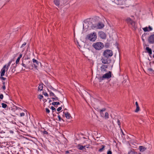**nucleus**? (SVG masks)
<instances>
[{
  "label": "nucleus",
  "instance_id": "9b49d317",
  "mask_svg": "<svg viewBox=\"0 0 154 154\" xmlns=\"http://www.w3.org/2000/svg\"><path fill=\"white\" fill-rule=\"evenodd\" d=\"M32 62L34 63V67L35 68H37L39 64V62L35 59H32Z\"/></svg>",
  "mask_w": 154,
  "mask_h": 154
},
{
  "label": "nucleus",
  "instance_id": "09e8293b",
  "mask_svg": "<svg viewBox=\"0 0 154 154\" xmlns=\"http://www.w3.org/2000/svg\"><path fill=\"white\" fill-rule=\"evenodd\" d=\"M22 57V54H20L19 56L18 57V58H19L20 59Z\"/></svg>",
  "mask_w": 154,
  "mask_h": 154
},
{
  "label": "nucleus",
  "instance_id": "9d476101",
  "mask_svg": "<svg viewBox=\"0 0 154 154\" xmlns=\"http://www.w3.org/2000/svg\"><path fill=\"white\" fill-rule=\"evenodd\" d=\"M142 29L145 32H146L152 31V28L151 26H149L148 27H146L143 28Z\"/></svg>",
  "mask_w": 154,
  "mask_h": 154
},
{
  "label": "nucleus",
  "instance_id": "052dcab7",
  "mask_svg": "<svg viewBox=\"0 0 154 154\" xmlns=\"http://www.w3.org/2000/svg\"><path fill=\"white\" fill-rule=\"evenodd\" d=\"M121 130V131H122V133L123 134H124V133H123V132L122 130Z\"/></svg>",
  "mask_w": 154,
  "mask_h": 154
},
{
  "label": "nucleus",
  "instance_id": "4be33fe9",
  "mask_svg": "<svg viewBox=\"0 0 154 154\" xmlns=\"http://www.w3.org/2000/svg\"><path fill=\"white\" fill-rule=\"evenodd\" d=\"M126 21H127L128 23H129L130 24L131 23V22L133 20H132L130 18H128L126 19Z\"/></svg>",
  "mask_w": 154,
  "mask_h": 154
},
{
  "label": "nucleus",
  "instance_id": "c756f323",
  "mask_svg": "<svg viewBox=\"0 0 154 154\" xmlns=\"http://www.w3.org/2000/svg\"><path fill=\"white\" fill-rule=\"evenodd\" d=\"M105 117L106 119H108L109 118V114L107 112H105Z\"/></svg>",
  "mask_w": 154,
  "mask_h": 154
},
{
  "label": "nucleus",
  "instance_id": "4d7b16f0",
  "mask_svg": "<svg viewBox=\"0 0 154 154\" xmlns=\"http://www.w3.org/2000/svg\"><path fill=\"white\" fill-rule=\"evenodd\" d=\"M149 71H152V69L151 68H149Z\"/></svg>",
  "mask_w": 154,
  "mask_h": 154
},
{
  "label": "nucleus",
  "instance_id": "412c9836",
  "mask_svg": "<svg viewBox=\"0 0 154 154\" xmlns=\"http://www.w3.org/2000/svg\"><path fill=\"white\" fill-rule=\"evenodd\" d=\"M54 2L55 4L57 6H58L60 5L59 0H54Z\"/></svg>",
  "mask_w": 154,
  "mask_h": 154
},
{
  "label": "nucleus",
  "instance_id": "864d4df0",
  "mask_svg": "<svg viewBox=\"0 0 154 154\" xmlns=\"http://www.w3.org/2000/svg\"><path fill=\"white\" fill-rule=\"evenodd\" d=\"M44 134H48V132H47V131H44Z\"/></svg>",
  "mask_w": 154,
  "mask_h": 154
},
{
  "label": "nucleus",
  "instance_id": "aec40b11",
  "mask_svg": "<svg viewBox=\"0 0 154 154\" xmlns=\"http://www.w3.org/2000/svg\"><path fill=\"white\" fill-rule=\"evenodd\" d=\"M43 84H40L38 87V90L42 91L43 89Z\"/></svg>",
  "mask_w": 154,
  "mask_h": 154
},
{
  "label": "nucleus",
  "instance_id": "2f4dec72",
  "mask_svg": "<svg viewBox=\"0 0 154 154\" xmlns=\"http://www.w3.org/2000/svg\"><path fill=\"white\" fill-rule=\"evenodd\" d=\"M140 110V108L139 106H137L136 109L135 110V112H137Z\"/></svg>",
  "mask_w": 154,
  "mask_h": 154
},
{
  "label": "nucleus",
  "instance_id": "f3484780",
  "mask_svg": "<svg viewBox=\"0 0 154 154\" xmlns=\"http://www.w3.org/2000/svg\"><path fill=\"white\" fill-rule=\"evenodd\" d=\"M139 149L140 151L143 152L146 150V148L143 146H140L139 147Z\"/></svg>",
  "mask_w": 154,
  "mask_h": 154
},
{
  "label": "nucleus",
  "instance_id": "bf43d9fd",
  "mask_svg": "<svg viewBox=\"0 0 154 154\" xmlns=\"http://www.w3.org/2000/svg\"><path fill=\"white\" fill-rule=\"evenodd\" d=\"M3 85H5V82H3Z\"/></svg>",
  "mask_w": 154,
  "mask_h": 154
},
{
  "label": "nucleus",
  "instance_id": "1a4fd4ad",
  "mask_svg": "<svg viewBox=\"0 0 154 154\" xmlns=\"http://www.w3.org/2000/svg\"><path fill=\"white\" fill-rule=\"evenodd\" d=\"M98 35L102 39H105L106 38V34L103 31H100L98 33Z\"/></svg>",
  "mask_w": 154,
  "mask_h": 154
},
{
  "label": "nucleus",
  "instance_id": "603ef678",
  "mask_svg": "<svg viewBox=\"0 0 154 154\" xmlns=\"http://www.w3.org/2000/svg\"><path fill=\"white\" fill-rule=\"evenodd\" d=\"M142 40L143 41V42H144L145 41L144 39L143 38V36L142 35Z\"/></svg>",
  "mask_w": 154,
  "mask_h": 154
},
{
  "label": "nucleus",
  "instance_id": "0e129e2a",
  "mask_svg": "<svg viewBox=\"0 0 154 154\" xmlns=\"http://www.w3.org/2000/svg\"><path fill=\"white\" fill-rule=\"evenodd\" d=\"M60 112L57 113V114H58Z\"/></svg>",
  "mask_w": 154,
  "mask_h": 154
},
{
  "label": "nucleus",
  "instance_id": "ea45409f",
  "mask_svg": "<svg viewBox=\"0 0 154 154\" xmlns=\"http://www.w3.org/2000/svg\"><path fill=\"white\" fill-rule=\"evenodd\" d=\"M133 154H141V153H138L136 152L133 151Z\"/></svg>",
  "mask_w": 154,
  "mask_h": 154
},
{
  "label": "nucleus",
  "instance_id": "e433bc0d",
  "mask_svg": "<svg viewBox=\"0 0 154 154\" xmlns=\"http://www.w3.org/2000/svg\"><path fill=\"white\" fill-rule=\"evenodd\" d=\"M26 43L25 42L23 44H22V45H21V48H23L24 47V46H25L26 45Z\"/></svg>",
  "mask_w": 154,
  "mask_h": 154
},
{
  "label": "nucleus",
  "instance_id": "6e6552de",
  "mask_svg": "<svg viewBox=\"0 0 154 154\" xmlns=\"http://www.w3.org/2000/svg\"><path fill=\"white\" fill-rule=\"evenodd\" d=\"M148 41L150 44L154 43V34H152L149 36Z\"/></svg>",
  "mask_w": 154,
  "mask_h": 154
},
{
  "label": "nucleus",
  "instance_id": "c9c22d12",
  "mask_svg": "<svg viewBox=\"0 0 154 154\" xmlns=\"http://www.w3.org/2000/svg\"><path fill=\"white\" fill-rule=\"evenodd\" d=\"M51 109H52V112H53V111H54V110H55V108L54 107H53V106H52L51 107Z\"/></svg>",
  "mask_w": 154,
  "mask_h": 154
},
{
  "label": "nucleus",
  "instance_id": "4468645a",
  "mask_svg": "<svg viewBox=\"0 0 154 154\" xmlns=\"http://www.w3.org/2000/svg\"><path fill=\"white\" fill-rule=\"evenodd\" d=\"M21 64L26 69L32 68V66H29L27 64L26 65L24 63L23 61Z\"/></svg>",
  "mask_w": 154,
  "mask_h": 154
},
{
  "label": "nucleus",
  "instance_id": "a19ab883",
  "mask_svg": "<svg viewBox=\"0 0 154 154\" xmlns=\"http://www.w3.org/2000/svg\"><path fill=\"white\" fill-rule=\"evenodd\" d=\"M0 78L3 80H5L6 79V78L3 77V76H1Z\"/></svg>",
  "mask_w": 154,
  "mask_h": 154
},
{
  "label": "nucleus",
  "instance_id": "2eb2a0df",
  "mask_svg": "<svg viewBox=\"0 0 154 154\" xmlns=\"http://www.w3.org/2000/svg\"><path fill=\"white\" fill-rule=\"evenodd\" d=\"M146 52H148L149 55L152 54V51L151 48L149 47H146Z\"/></svg>",
  "mask_w": 154,
  "mask_h": 154
},
{
  "label": "nucleus",
  "instance_id": "f03ea898",
  "mask_svg": "<svg viewBox=\"0 0 154 154\" xmlns=\"http://www.w3.org/2000/svg\"><path fill=\"white\" fill-rule=\"evenodd\" d=\"M97 38V34L95 32H94L87 35V38L91 41L94 42Z\"/></svg>",
  "mask_w": 154,
  "mask_h": 154
},
{
  "label": "nucleus",
  "instance_id": "dca6fc26",
  "mask_svg": "<svg viewBox=\"0 0 154 154\" xmlns=\"http://www.w3.org/2000/svg\"><path fill=\"white\" fill-rule=\"evenodd\" d=\"M66 118L67 119H70V118L71 117V116H70V114L68 112H63Z\"/></svg>",
  "mask_w": 154,
  "mask_h": 154
},
{
  "label": "nucleus",
  "instance_id": "79ce46f5",
  "mask_svg": "<svg viewBox=\"0 0 154 154\" xmlns=\"http://www.w3.org/2000/svg\"><path fill=\"white\" fill-rule=\"evenodd\" d=\"M112 152L111 151H108L107 152V154H112Z\"/></svg>",
  "mask_w": 154,
  "mask_h": 154
},
{
  "label": "nucleus",
  "instance_id": "bb28decb",
  "mask_svg": "<svg viewBox=\"0 0 154 154\" xmlns=\"http://www.w3.org/2000/svg\"><path fill=\"white\" fill-rule=\"evenodd\" d=\"M49 91L50 92V96H53L54 97H56V95H55L51 91Z\"/></svg>",
  "mask_w": 154,
  "mask_h": 154
},
{
  "label": "nucleus",
  "instance_id": "58836bf2",
  "mask_svg": "<svg viewBox=\"0 0 154 154\" xmlns=\"http://www.w3.org/2000/svg\"><path fill=\"white\" fill-rule=\"evenodd\" d=\"M43 97L42 95H40L39 96V98L40 99H42L43 98Z\"/></svg>",
  "mask_w": 154,
  "mask_h": 154
},
{
  "label": "nucleus",
  "instance_id": "4c0bfd02",
  "mask_svg": "<svg viewBox=\"0 0 154 154\" xmlns=\"http://www.w3.org/2000/svg\"><path fill=\"white\" fill-rule=\"evenodd\" d=\"M3 98V95L2 94H0V98L2 99Z\"/></svg>",
  "mask_w": 154,
  "mask_h": 154
},
{
  "label": "nucleus",
  "instance_id": "0eeeda50",
  "mask_svg": "<svg viewBox=\"0 0 154 154\" xmlns=\"http://www.w3.org/2000/svg\"><path fill=\"white\" fill-rule=\"evenodd\" d=\"M108 67L107 65L103 64L100 67V71L102 73H104L107 71Z\"/></svg>",
  "mask_w": 154,
  "mask_h": 154
},
{
  "label": "nucleus",
  "instance_id": "de8ad7c7",
  "mask_svg": "<svg viewBox=\"0 0 154 154\" xmlns=\"http://www.w3.org/2000/svg\"><path fill=\"white\" fill-rule=\"evenodd\" d=\"M44 95L46 96H48V94L47 93H45L44 94Z\"/></svg>",
  "mask_w": 154,
  "mask_h": 154
},
{
  "label": "nucleus",
  "instance_id": "13d9d810",
  "mask_svg": "<svg viewBox=\"0 0 154 154\" xmlns=\"http://www.w3.org/2000/svg\"><path fill=\"white\" fill-rule=\"evenodd\" d=\"M51 101H52V100H49V103H50L51 102Z\"/></svg>",
  "mask_w": 154,
  "mask_h": 154
},
{
  "label": "nucleus",
  "instance_id": "393cba45",
  "mask_svg": "<svg viewBox=\"0 0 154 154\" xmlns=\"http://www.w3.org/2000/svg\"><path fill=\"white\" fill-rule=\"evenodd\" d=\"M20 59L19 58H17V59L16 61V64H15V66H14V67H15L17 66V64L18 62H19L20 60Z\"/></svg>",
  "mask_w": 154,
  "mask_h": 154
},
{
  "label": "nucleus",
  "instance_id": "20e7f679",
  "mask_svg": "<svg viewBox=\"0 0 154 154\" xmlns=\"http://www.w3.org/2000/svg\"><path fill=\"white\" fill-rule=\"evenodd\" d=\"M113 53L112 51L109 49H107L104 51L103 55L106 57L109 58L112 56Z\"/></svg>",
  "mask_w": 154,
  "mask_h": 154
},
{
  "label": "nucleus",
  "instance_id": "473e14b6",
  "mask_svg": "<svg viewBox=\"0 0 154 154\" xmlns=\"http://www.w3.org/2000/svg\"><path fill=\"white\" fill-rule=\"evenodd\" d=\"M45 110H46V112L47 113H49L50 112V111L49 109L48 108H46Z\"/></svg>",
  "mask_w": 154,
  "mask_h": 154
},
{
  "label": "nucleus",
  "instance_id": "f704fd0d",
  "mask_svg": "<svg viewBox=\"0 0 154 154\" xmlns=\"http://www.w3.org/2000/svg\"><path fill=\"white\" fill-rule=\"evenodd\" d=\"M20 115L21 117L25 115V114L23 112H22L20 114Z\"/></svg>",
  "mask_w": 154,
  "mask_h": 154
},
{
  "label": "nucleus",
  "instance_id": "c85d7f7f",
  "mask_svg": "<svg viewBox=\"0 0 154 154\" xmlns=\"http://www.w3.org/2000/svg\"><path fill=\"white\" fill-rule=\"evenodd\" d=\"M2 107L4 108H5L7 106V104L4 103H2Z\"/></svg>",
  "mask_w": 154,
  "mask_h": 154
},
{
  "label": "nucleus",
  "instance_id": "39448f33",
  "mask_svg": "<svg viewBox=\"0 0 154 154\" xmlns=\"http://www.w3.org/2000/svg\"><path fill=\"white\" fill-rule=\"evenodd\" d=\"M102 63L104 64H108L110 63L111 61L109 58L106 57L104 56L102 57L101 60Z\"/></svg>",
  "mask_w": 154,
  "mask_h": 154
},
{
  "label": "nucleus",
  "instance_id": "a18cd8bd",
  "mask_svg": "<svg viewBox=\"0 0 154 154\" xmlns=\"http://www.w3.org/2000/svg\"><path fill=\"white\" fill-rule=\"evenodd\" d=\"M135 105H136V107L139 106V105H138V103L137 102H135Z\"/></svg>",
  "mask_w": 154,
  "mask_h": 154
},
{
  "label": "nucleus",
  "instance_id": "6ab92c4d",
  "mask_svg": "<svg viewBox=\"0 0 154 154\" xmlns=\"http://www.w3.org/2000/svg\"><path fill=\"white\" fill-rule=\"evenodd\" d=\"M30 63V64L29 65V66H32V68H29L30 69H32L33 68H34V63H32L30 61H28V64Z\"/></svg>",
  "mask_w": 154,
  "mask_h": 154
},
{
  "label": "nucleus",
  "instance_id": "f8f14e48",
  "mask_svg": "<svg viewBox=\"0 0 154 154\" xmlns=\"http://www.w3.org/2000/svg\"><path fill=\"white\" fill-rule=\"evenodd\" d=\"M132 26V28L133 29L135 30L137 28V26L136 24L133 21L131 22L130 23Z\"/></svg>",
  "mask_w": 154,
  "mask_h": 154
},
{
  "label": "nucleus",
  "instance_id": "5fc2aeb1",
  "mask_svg": "<svg viewBox=\"0 0 154 154\" xmlns=\"http://www.w3.org/2000/svg\"><path fill=\"white\" fill-rule=\"evenodd\" d=\"M69 153V151H66L65 152V153Z\"/></svg>",
  "mask_w": 154,
  "mask_h": 154
},
{
  "label": "nucleus",
  "instance_id": "f257e3e1",
  "mask_svg": "<svg viewBox=\"0 0 154 154\" xmlns=\"http://www.w3.org/2000/svg\"><path fill=\"white\" fill-rule=\"evenodd\" d=\"M12 62V60H11L7 64H6L3 66L0 72L1 76H3L5 75V72H7Z\"/></svg>",
  "mask_w": 154,
  "mask_h": 154
},
{
  "label": "nucleus",
  "instance_id": "423d86ee",
  "mask_svg": "<svg viewBox=\"0 0 154 154\" xmlns=\"http://www.w3.org/2000/svg\"><path fill=\"white\" fill-rule=\"evenodd\" d=\"M111 72L109 71L108 72L104 74L101 78L102 80H103L105 79H109L111 77Z\"/></svg>",
  "mask_w": 154,
  "mask_h": 154
},
{
  "label": "nucleus",
  "instance_id": "e2e57ef3",
  "mask_svg": "<svg viewBox=\"0 0 154 154\" xmlns=\"http://www.w3.org/2000/svg\"><path fill=\"white\" fill-rule=\"evenodd\" d=\"M87 148H88V147H86Z\"/></svg>",
  "mask_w": 154,
  "mask_h": 154
},
{
  "label": "nucleus",
  "instance_id": "a878e982",
  "mask_svg": "<svg viewBox=\"0 0 154 154\" xmlns=\"http://www.w3.org/2000/svg\"><path fill=\"white\" fill-rule=\"evenodd\" d=\"M52 105L55 106V105H58L60 104V103L59 102H54L52 103Z\"/></svg>",
  "mask_w": 154,
  "mask_h": 154
},
{
  "label": "nucleus",
  "instance_id": "b1692460",
  "mask_svg": "<svg viewBox=\"0 0 154 154\" xmlns=\"http://www.w3.org/2000/svg\"><path fill=\"white\" fill-rule=\"evenodd\" d=\"M102 148L99 149V151L100 152L103 151V150L104 149L105 147V146L104 145H102Z\"/></svg>",
  "mask_w": 154,
  "mask_h": 154
},
{
  "label": "nucleus",
  "instance_id": "5701e85b",
  "mask_svg": "<svg viewBox=\"0 0 154 154\" xmlns=\"http://www.w3.org/2000/svg\"><path fill=\"white\" fill-rule=\"evenodd\" d=\"M51 99L53 100V101H54L55 100H58L59 101V98L57 97L56 96V97H53L51 98Z\"/></svg>",
  "mask_w": 154,
  "mask_h": 154
},
{
  "label": "nucleus",
  "instance_id": "6e6d98bb",
  "mask_svg": "<svg viewBox=\"0 0 154 154\" xmlns=\"http://www.w3.org/2000/svg\"><path fill=\"white\" fill-rule=\"evenodd\" d=\"M10 133H13V131H10Z\"/></svg>",
  "mask_w": 154,
  "mask_h": 154
},
{
  "label": "nucleus",
  "instance_id": "3c124183",
  "mask_svg": "<svg viewBox=\"0 0 154 154\" xmlns=\"http://www.w3.org/2000/svg\"><path fill=\"white\" fill-rule=\"evenodd\" d=\"M15 71V69H14V68H13V69H12V71L13 72H14Z\"/></svg>",
  "mask_w": 154,
  "mask_h": 154
},
{
  "label": "nucleus",
  "instance_id": "7c9ffc66",
  "mask_svg": "<svg viewBox=\"0 0 154 154\" xmlns=\"http://www.w3.org/2000/svg\"><path fill=\"white\" fill-rule=\"evenodd\" d=\"M117 123L118 125L119 126V127H120L121 123L119 119H117Z\"/></svg>",
  "mask_w": 154,
  "mask_h": 154
},
{
  "label": "nucleus",
  "instance_id": "72a5a7b5",
  "mask_svg": "<svg viewBox=\"0 0 154 154\" xmlns=\"http://www.w3.org/2000/svg\"><path fill=\"white\" fill-rule=\"evenodd\" d=\"M62 109V107H58L57 109V111L59 112V111H60V110H61Z\"/></svg>",
  "mask_w": 154,
  "mask_h": 154
},
{
  "label": "nucleus",
  "instance_id": "8fccbe9b",
  "mask_svg": "<svg viewBox=\"0 0 154 154\" xmlns=\"http://www.w3.org/2000/svg\"><path fill=\"white\" fill-rule=\"evenodd\" d=\"M128 154H133V151H131L130 152H128Z\"/></svg>",
  "mask_w": 154,
  "mask_h": 154
},
{
  "label": "nucleus",
  "instance_id": "49530a36",
  "mask_svg": "<svg viewBox=\"0 0 154 154\" xmlns=\"http://www.w3.org/2000/svg\"><path fill=\"white\" fill-rule=\"evenodd\" d=\"M49 88H50V89H52V90H54V88H53L52 86H50V87H49Z\"/></svg>",
  "mask_w": 154,
  "mask_h": 154
},
{
  "label": "nucleus",
  "instance_id": "ddd939ff",
  "mask_svg": "<svg viewBox=\"0 0 154 154\" xmlns=\"http://www.w3.org/2000/svg\"><path fill=\"white\" fill-rule=\"evenodd\" d=\"M104 25L102 23H99L97 26V28L101 29L104 27Z\"/></svg>",
  "mask_w": 154,
  "mask_h": 154
},
{
  "label": "nucleus",
  "instance_id": "c03bdc74",
  "mask_svg": "<svg viewBox=\"0 0 154 154\" xmlns=\"http://www.w3.org/2000/svg\"><path fill=\"white\" fill-rule=\"evenodd\" d=\"M2 88L3 89V90H5L6 89V88L5 85H3L2 87Z\"/></svg>",
  "mask_w": 154,
  "mask_h": 154
},
{
  "label": "nucleus",
  "instance_id": "680f3d73",
  "mask_svg": "<svg viewBox=\"0 0 154 154\" xmlns=\"http://www.w3.org/2000/svg\"><path fill=\"white\" fill-rule=\"evenodd\" d=\"M153 58H154V54L153 55Z\"/></svg>",
  "mask_w": 154,
  "mask_h": 154
},
{
  "label": "nucleus",
  "instance_id": "7ed1b4c3",
  "mask_svg": "<svg viewBox=\"0 0 154 154\" xmlns=\"http://www.w3.org/2000/svg\"><path fill=\"white\" fill-rule=\"evenodd\" d=\"M93 46L97 50H100L103 48L104 45L101 42H97L94 43L93 45Z\"/></svg>",
  "mask_w": 154,
  "mask_h": 154
},
{
  "label": "nucleus",
  "instance_id": "a211bd4d",
  "mask_svg": "<svg viewBox=\"0 0 154 154\" xmlns=\"http://www.w3.org/2000/svg\"><path fill=\"white\" fill-rule=\"evenodd\" d=\"M86 147V146H83L79 144L77 145L78 148L80 150H83V149L85 148Z\"/></svg>",
  "mask_w": 154,
  "mask_h": 154
},
{
  "label": "nucleus",
  "instance_id": "37998d69",
  "mask_svg": "<svg viewBox=\"0 0 154 154\" xmlns=\"http://www.w3.org/2000/svg\"><path fill=\"white\" fill-rule=\"evenodd\" d=\"M58 118L59 120L60 121L61 119V118L60 116V115H58Z\"/></svg>",
  "mask_w": 154,
  "mask_h": 154
},
{
  "label": "nucleus",
  "instance_id": "cd10ccee",
  "mask_svg": "<svg viewBox=\"0 0 154 154\" xmlns=\"http://www.w3.org/2000/svg\"><path fill=\"white\" fill-rule=\"evenodd\" d=\"M105 110H106V109L105 108H103L102 109H100V114L101 115H102V114H103V112L105 111Z\"/></svg>",
  "mask_w": 154,
  "mask_h": 154
}]
</instances>
